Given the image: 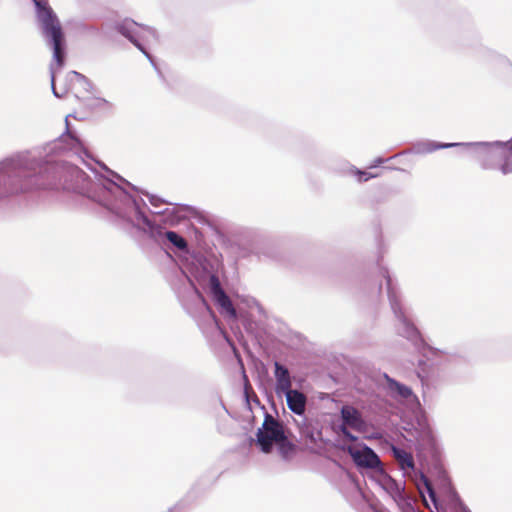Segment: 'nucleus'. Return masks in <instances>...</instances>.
Wrapping results in <instances>:
<instances>
[{
	"mask_svg": "<svg viewBox=\"0 0 512 512\" xmlns=\"http://www.w3.org/2000/svg\"><path fill=\"white\" fill-rule=\"evenodd\" d=\"M445 494H446V497L448 499V501L450 502V504L453 506V507H463V503L461 502L460 500V497L459 495L457 494V492L455 491V489L453 487H451L450 485H447L445 487Z\"/></svg>",
	"mask_w": 512,
	"mask_h": 512,
	"instance_id": "obj_22",
	"label": "nucleus"
},
{
	"mask_svg": "<svg viewBox=\"0 0 512 512\" xmlns=\"http://www.w3.org/2000/svg\"><path fill=\"white\" fill-rule=\"evenodd\" d=\"M341 424L358 432H364L367 424L361 412L351 405H343L340 410Z\"/></svg>",
	"mask_w": 512,
	"mask_h": 512,
	"instance_id": "obj_12",
	"label": "nucleus"
},
{
	"mask_svg": "<svg viewBox=\"0 0 512 512\" xmlns=\"http://www.w3.org/2000/svg\"><path fill=\"white\" fill-rule=\"evenodd\" d=\"M37 11V19L41 29L42 36L45 40L46 45L53 52V63L50 64V78H51V89L55 97L61 98L64 93H59L55 87L56 70L55 65L58 68H62L66 58V39L61 26V23L53 11V9L47 5L46 2L41 0H33Z\"/></svg>",
	"mask_w": 512,
	"mask_h": 512,
	"instance_id": "obj_2",
	"label": "nucleus"
},
{
	"mask_svg": "<svg viewBox=\"0 0 512 512\" xmlns=\"http://www.w3.org/2000/svg\"><path fill=\"white\" fill-rule=\"evenodd\" d=\"M307 437H309V438L311 439V441H313V442H315V441H316V439H315V437H314L313 433L308 434V435H307Z\"/></svg>",
	"mask_w": 512,
	"mask_h": 512,
	"instance_id": "obj_30",
	"label": "nucleus"
},
{
	"mask_svg": "<svg viewBox=\"0 0 512 512\" xmlns=\"http://www.w3.org/2000/svg\"><path fill=\"white\" fill-rule=\"evenodd\" d=\"M429 498H430L431 502L433 503V505L435 506V508L438 510L440 505H439V500H438L436 491L434 493H432L431 495H429Z\"/></svg>",
	"mask_w": 512,
	"mask_h": 512,
	"instance_id": "obj_27",
	"label": "nucleus"
},
{
	"mask_svg": "<svg viewBox=\"0 0 512 512\" xmlns=\"http://www.w3.org/2000/svg\"><path fill=\"white\" fill-rule=\"evenodd\" d=\"M103 168L109 178L93 171L88 175L79 167L58 162L39 149L14 152L0 160V198L32 189H59L73 191L96 202L120 221L137 228L151 237L161 236L162 227L151 221L143 211L147 207L141 199L133 198L119 183L132 186L116 172ZM166 239L177 249H188L187 241L175 231H165Z\"/></svg>",
	"mask_w": 512,
	"mask_h": 512,
	"instance_id": "obj_1",
	"label": "nucleus"
},
{
	"mask_svg": "<svg viewBox=\"0 0 512 512\" xmlns=\"http://www.w3.org/2000/svg\"><path fill=\"white\" fill-rule=\"evenodd\" d=\"M66 80L69 84L67 90L73 91L76 97H79L81 92H89L92 88L91 82L83 74L76 71H70Z\"/></svg>",
	"mask_w": 512,
	"mask_h": 512,
	"instance_id": "obj_18",
	"label": "nucleus"
},
{
	"mask_svg": "<svg viewBox=\"0 0 512 512\" xmlns=\"http://www.w3.org/2000/svg\"><path fill=\"white\" fill-rule=\"evenodd\" d=\"M71 115H67L65 118V132L59 137L57 141L53 143V146L50 148L51 151L56 149H62L65 151H72L75 154L81 156L88 155L87 150L84 147V143L81 138L77 134L75 130H73L69 124L68 118Z\"/></svg>",
	"mask_w": 512,
	"mask_h": 512,
	"instance_id": "obj_8",
	"label": "nucleus"
},
{
	"mask_svg": "<svg viewBox=\"0 0 512 512\" xmlns=\"http://www.w3.org/2000/svg\"><path fill=\"white\" fill-rule=\"evenodd\" d=\"M211 282V289L208 292L211 294L215 303L219 306L220 312L229 319H236V309L230 297L222 288L219 278H212Z\"/></svg>",
	"mask_w": 512,
	"mask_h": 512,
	"instance_id": "obj_10",
	"label": "nucleus"
},
{
	"mask_svg": "<svg viewBox=\"0 0 512 512\" xmlns=\"http://www.w3.org/2000/svg\"><path fill=\"white\" fill-rule=\"evenodd\" d=\"M192 210V207L188 206V205H180L177 207V211L180 212V211H183V212H189Z\"/></svg>",
	"mask_w": 512,
	"mask_h": 512,
	"instance_id": "obj_28",
	"label": "nucleus"
},
{
	"mask_svg": "<svg viewBox=\"0 0 512 512\" xmlns=\"http://www.w3.org/2000/svg\"><path fill=\"white\" fill-rule=\"evenodd\" d=\"M340 449L351 456L358 468L374 470L378 474L383 472L384 467L379 456L366 444H362L360 447L343 444L340 446Z\"/></svg>",
	"mask_w": 512,
	"mask_h": 512,
	"instance_id": "obj_7",
	"label": "nucleus"
},
{
	"mask_svg": "<svg viewBox=\"0 0 512 512\" xmlns=\"http://www.w3.org/2000/svg\"><path fill=\"white\" fill-rule=\"evenodd\" d=\"M463 142H453V143H441V142H435L431 140H425L415 143L410 152L413 154H429L439 149H448L452 147H460L462 148Z\"/></svg>",
	"mask_w": 512,
	"mask_h": 512,
	"instance_id": "obj_16",
	"label": "nucleus"
},
{
	"mask_svg": "<svg viewBox=\"0 0 512 512\" xmlns=\"http://www.w3.org/2000/svg\"><path fill=\"white\" fill-rule=\"evenodd\" d=\"M462 148L485 170H498L503 175L512 173V137L507 141L463 142Z\"/></svg>",
	"mask_w": 512,
	"mask_h": 512,
	"instance_id": "obj_4",
	"label": "nucleus"
},
{
	"mask_svg": "<svg viewBox=\"0 0 512 512\" xmlns=\"http://www.w3.org/2000/svg\"><path fill=\"white\" fill-rule=\"evenodd\" d=\"M379 475L381 477V486L392 496L398 505L403 506V511L415 512L410 498L405 493V485L398 483L395 479L389 476L384 469L383 472L379 473Z\"/></svg>",
	"mask_w": 512,
	"mask_h": 512,
	"instance_id": "obj_9",
	"label": "nucleus"
},
{
	"mask_svg": "<svg viewBox=\"0 0 512 512\" xmlns=\"http://www.w3.org/2000/svg\"><path fill=\"white\" fill-rule=\"evenodd\" d=\"M386 381V390L388 394L396 400H417V396L413 393L412 389L394 378L390 377L387 373L383 374Z\"/></svg>",
	"mask_w": 512,
	"mask_h": 512,
	"instance_id": "obj_13",
	"label": "nucleus"
},
{
	"mask_svg": "<svg viewBox=\"0 0 512 512\" xmlns=\"http://www.w3.org/2000/svg\"><path fill=\"white\" fill-rule=\"evenodd\" d=\"M381 274L386 281L387 297L391 310L398 320L397 333L414 344L418 343L420 341V332L405 314L399 292L393 283L389 271L386 268H382Z\"/></svg>",
	"mask_w": 512,
	"mask_h": 512,
	"instance_id": "obj_5",
	"label": "nucleus"
},
{
	"mask_svg": "<svg viewBox=\"0 0 512 512\" xmlns=\"http://www.w3.org/2000/svg\"><path fill=\"white\" fill-rule=\"evenodd\" d=\"M485 57L494 69L512 77V62L506 56L489 50Z\"/></svg>",
	"mask_w": 512,
	"mask_h": 512,
	"instance_id": "obj_19",
	"label": "nucleus"
},
{
	"mask_svg": "<svg viewBox=\"0 0 512 512\" xmlns=\"http://www.w3.org/2000/svg\"><path fill=\"white\" fill-rule=\"evenodd\" d=\"M285 430L283 424L275 419L271 414L265 413L262 426L256 433V444L263 453H270L273 446L285 439Z\"/></svg>",
	"mask_w": 512,
	"mask_h": 512,
	"instance_id": "obj_6",
	"label": "nucleus"
},
{
	"mask_svg": "<svg viewBox=\"0 0 512 512\" xmlns=\"http://www.w3.org/2000/svg\"><path fill=\"white\" fill-rule=\"evenodd\" d=\"M351 172L353 174H355L356 176H358V180L360 182L362 181H368L369 179L375 177L373 174L371 173H368V172H365V171H362V170H359L357 169L356 167H352L351 168Z\"/></svg>",
	"mask_w": 512,
	"mask_h": 512,
	"instance_id": "obj_24",
	"label": "nucleus"
},
{
	"mask_svg": "<svg viewBox=\"0 0 512 512\" xmlns=\"http://www.w3.org/2000/svg\"><path fill=\"white\" fill-rule=\"evenodd\" d=\"M386 160H384L383 158H377L374 160L373 164L370 166L371 168L373 167H377L379 166L380 164L384 163Z\"/></svg>",
	"mask_w": 512,
	"mask_h": 512,
	"instance_id": "obj_29",
	"label": "nucleus"
},
{
	"mask_svg": "<svg viewBox=\"0 0 512 512\" xmlns=\"http://www.w3.org/2000/svg\"><path fill=\"white\" fill-rule=\"evenodd\" d=\"M138 24L130 19H125L122 22H119L115 25V29L118 33L127 38L134 46H136L149 60L152 62L151 55L147 52V50L143 47V45L139 42L136 35V27Z\"/></svg>",
	"mask_w": 512,
	"mask_h": 512,
	"instance_id": "obj_14",
	"label": "nucleus"
},
{
	"mask_svg": "<svg viewBox=\"0 0 512 512\" xmlns=\"http://www.w3.org/2000/svg\"><path fill=\"white\" fill-rule=\"evenodd\" d=\"M189 272L199 285L208 291L211 289L212 278H218L216 274L211 272V265L203 256L194 259L189 267Z\"/></svg>",
	"mask_w": 512,
	"mask_h": 512,
	"instance_id": "obj_11",
	"label": "nucleus"
},
{
	"mask_svg": "<svg viewBox=\"0 0 512 512\" xmlns=\"http://www.w3.org/2000/svg\"><path fill=\"white\" fill-rule=\"evenodd\" d=\"M350 427L339 425L337 432L341 434L346 440L355 442L358 440V437L352 434L349 430Z\"/></svg>",
	"mask_w": 512,
	"mask_h": 512,
	"instance_id": "obj_23",
	"label": "nucleus"
},
{
	"mask_svg": "<svg viewBox=\"0 0 512 512\" xmlns=\"http://www.w3.org/2000/svg\"><path fill=\"white\" fill-rule=\"evenodd\" d=\"M286 397L288 408L296 415L303 416L306 411L307 397L297 389H288L282 392Z\"/></svg>",
	"mask_w": 512,
	"mask_h": 512,
	"instance_id": "obj_15",
	"label": "nucleus"
},
{
	"mask_svg": "<svg viewBox=\"0 0 512 512\" xmlns=\"http://www.w3.org/2000/svg\"><path fill=\"white\" fill-rule=\"evenodd\" d=\"M419 476H420L422 483L425 486L428 496L431 495L432 493H434L435 490H434L431 482L429 481V479L422 472H419Z\"/></svg>",
	"mask_w": 512,
	"mask_h": 512,
	"instance_id": "obj_25",
	"label": "nucleus"
},
{
	"mask_svg": "<svg viewBox=\"0 0 512 512\" xmlns=\"http://www.w3.org/2000/svg\"><path fill=\"white\" fill-rule=\"evenodd\" d=\"M391 451L394 459L404 474H407L408 470L416 473V467L411 453L394 445H392Z\"/></svg>",
	"mask_w": 512,
	"mask_h": 512,
	"instance_id": "obj_20",
	"label": "nucleus"
},
{
	"mask_svg": "<svg viewBox=\"0 0 512 512\" xmlns=\"http://www.w3.org/2000/svg\"><path fill=\"white\" fill-rule=\"evenodd\" d=\"M37 11V19L41 29L42 36L45 40L46 45L53 52V63L50 64V78H51V89L55 97L61 98L64 93H59L55 87L56 70L55 65L58 68H62L66 58V39L61 26V23L53 11V9L47 5L46 2L41 0H33Z\"/></svg>",
	"mask_w": 512,
	"mask_h": 512,
	"instance_id": "obj_3",
	"label": "nucleus"
},
{
	"mask_svg": "<svg viewBox=\"0 0 512 512\" xmlns=\"http://www.w3.org/2000/svg\"><path fill=\"white\" fill-rule=\"evenodd\" d=\"M274 376L276 379L275 391L277 395H282L283 391L292 388V380L287 367L280 362H274Z\"/></svg>",
	"mask_w": 512,
	"mask_h": 512,
	"instance_id": "obj_17",
	"label": "nucleus"
},
{
	"mask_svg": "<svg viewBox=\"0 0 512 512\" xmlns=\"http://www.w3.org/2000/svg\"><path fill=\"white\" fill-rule=\"evenodd\" d=\"M144 194V192H142ZM145 195L148 196V199H149V202L151 203L152 206L154 207H159L161 204L165 203V201L163 199H161L160 197L156 196V195H153V194H148V193H145Z\"/></svg>",
	"mask_w": 512,
	"mask_h": 512,
	"instance_id": "obj_26",
	"label": "nucleus"
},
{
	"mask_svg": "<svg viewBox=\"0 0 512 512\" xmlns=\"http://www.w3.org/2000/svg\"><path fill=\"white\" fill-rule=\"evenodd\" d=\"M283 460L288 461L295 452L296 446L285 436L284 440L275 444Z\"/></svg>",
	"mask_w": 512,
	"mask_h": 512,
	"instance_id": "obj_21",
	"label": "nucleus"
}]
</instances>
